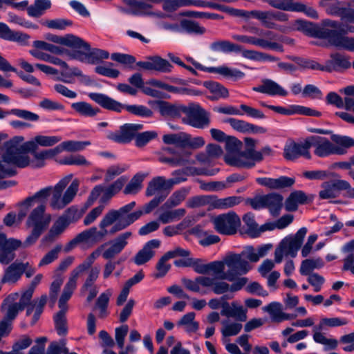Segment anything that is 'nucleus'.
I'll return each instance as SVG.
<instances>
[{
	"label": "nucleus",
	"mask_w": 354,
	"mask_h": 354,
	"mask_svg": "<svg viewBox=\"0 0 354 354\" xmlns=\"http://www.w3.org/2000/svg\"><path fill=\"white\" fill-rule=\"evenodd\" d=\"M136 202L133 201L127 204L118 209H111L103 216L99 223L100 230L92 227L77 234V241L81 243L94 244L104 239L108 234L107 227L114 224L109 233L113 234L123 230L138 220L142 212L131 211L135 207Z\"/></svg>",
	"instance_id": "f257e3e1"
},
{
	"label": "nucleus",
	"mask_w": 354,
	"mask_h": 354,
	"mask_svg": "<svg viewBox=\"0 0 354 354\" xmlns=\"http://www.w3.org/2000/svg\"><path fill=\"white\" fill-rule=\"evenodd\" d=\"M0 156V178L11 176L16 174L13 167H26L30 165L33 168H41L46 165V160L57 155L55 148L37 151L19 149L8 154V146Z\"/></svg>",
	"instance_id": "f03ea898"
},
{
	"label": "nucleus",
	"mask_w": 354,
	"mask_h": 354,
	"mask_svg": "<svg viewBox=\"0 0 354 354\" xmlns=\"http://www.w3.org/2000/svg\"><path fill=\"white\" fill-rule=\"evenodd\" d=\"M310 132L330 135V139L319 136H311L308 137L309 149L313 148L314 154L321 158H326L332 155L342 156L348 152V136L335 134L330 130L313 128Z\"/></svg>",
	"instance_id": "7ed1b4c3"
},
{
	"label": "nucleus",
	"mask_w": 354,
	"mask_h": 354,
	"mask_svg": "<svg viewBox=\"0 0 354 354\" xmlns=\"http://www.w3.org/2000/svg\"><path fill=\"white\" fill-rule=\"evenodd\" d=\"M246 281V279H240L235 283L230 284L225 281L206 276L197 277L194 280L187 278L182 279L184 286L192 292L205 294V292L201 291V287L202 286L211 288L216 295H223L229 292L239 291L245 286Z\"/></svg>",
	"instance_id": "20e7f679"
},
{
	"label": "nucleus",
	"mask_w": 354,
	"mask_h": 354,
	"mask_svg": "<svg viewBox=\"0 0 354 354\" xmlns=\"http://www.w3.org/2000/svg\"><path fill=\"white\" fill-rule=\"evenodd\" d=\"M71 179L72 175L66 176L62 178L55 186H51L52 196L49 205L53 209L60 210L64 209L72 202L76 196L80 185V182L77 179L73 180L63 194L64 189Z\"/></svg>",
	"instance_id": "39448f33"
},
{
	"label": "nucleus",
	"mask_w": 354,
	"mask_h": 354,
	"mask_svg": "<svg viewBox=\"0 0 354 354\" xmlns=\"http://www.w3.org/2000/svg\"><path fill=\"white\" fill-rule=\"evenodd\" d=\"M90 99L98 104L102 108L109 111L120 113L123 109L137 116L142 118H151L153 116V111L143 105H126L102 93H90Z\"/></svg>",
	"instance_id": "423d86ee"
},
{
	"label": "nucleus",
	"mask_w": 354,
	"mask_h": 354,
	"mask_svg": "<svg viewBox=\"0 0 354 354\" xmlns=\"http://www.w3.org/2000/svg\"><path fill=\"white\" fill-rule=\"evenodd\" d=\"M99 256L100 250L93 251L82 263L72 270L59 299V307L61 310H66V302L70 299L76 288L79 277L88 270Z\"/></svg>",
	"instance_id": "0eeeda50"
},
{
	"label": "nucleus",
	"mask_w": 354,
	"mask_h": 354,
	"mask_svg": "<svg viewBox=\"0 0 354 354\" xmlns=\"http://www.w3.org/2000/svg\"><path fill=\"white\" fill-rule=\"evenodd\" d=\"M62 140L60 136L37 135L32 140L25 142L24 138L21 136H15L6 142L8 146V154L19 149L24 151L37 150L38 147H49L54 146Z\"/></svg>",
	"instance_id": "6e6552de"
},
{
	"label": "nucleus",
	"mask_w": 354,
	"mask_h": 354,
	"mask_svg": "<svg viewBox=\"0 0 354 354\" xmlns=\"http://www.w3.org/2000/svg\"><path fill=\"white\" fill-rule=\"evenodd\" d=\"M306 233L307 228L304 227L300 228L295 234L283 239L275 248L274 261L277 263H280L284 257H295Z\"/></svg>",
	"instance_id": "1a4fd4ad"
},
{
	"label": "nucleus",
	"mask_w": 354,
	"mask_h": 354,
	"mask_svg": "<svg viewBox=\"0 0 354 354\" xmlns=\"http://www.w3.org/2000/svg\"><path fill=\"white\" fill-rule=\"evenodd\" d=\"M249 31L252 33H256L260 37H254L252 36L235 35H233V39L245 44H252L262 48H269L272 50L283 52V46L274 40L276 37V34L270 30H264L256 27H252Z\"/></svg>",
	"instance_id": "9d476101"
},
{
	"label": "nucleus",
	"mask_w": 354,
	"mask_h": 354,
	"mask_svg": "<svg viewBox=\"0 0 354 354\" xmlns=\"http://www.w3.org/2000/svg\"><path fill=\"white\" fill-rule=\"evenodd\" d=\"M225 263L228 270L221 277V279H227L232 283H235L240 279H246V285L248 282L247 277H237L247 274L252 269V266L247 260L244 259L242 254L241 253H230L225 257Z\"/></svg>",
	"instance_id": "9b49d317"
},
{
	"label": "nucleus",
	"mask_w": 354,
	"mask_h": 354,
	"mask_svg": "<svg viewBox=\"0 0 354 354\" xmlns=\"http://www.w3.org/2000/svg\"><path fill=\"white\" fill-rule=\"evenodd\" d=\"M182 122L194 128L203 129L210 123V115L198 104H189L184 106Z\"/></svg>",
	"instance_id": "f8f14e48"
},
{
	"label": "nucleus",
	"mask_w": 354,
	"mask_h": 354,
	"mask_svg": "<svg viewBox=\"0 0 354 354\" xmlns=\"http://www.w3.org/2000/svg\"><path fill=\"white\" fill-rule=\"evenodd\" d=\"M215 230L221 234H234L241 225V220L234 212H229L212 219Z\"/></svg>",
	"instance_id": "ddd939ff"
},
{
	"label": "nucleus",
	"mask_w": 354,
	"mask_h": 354,
	"mask_svg": "<svg viewBox=\"0 0 354 354\" xmlns=\"http://www.w3.org/2000/svg\"><path fill=\"white\" fill-rule=\"evenodd\" d=\"M132 236L133 234L130 231L121 233L107 243L102 245L96 250H100V253L103 248L109 245V246L102 252V255L104 259L110 260L122 252L128 245Z\"/></svg>",
	"instance_id": "4468645a"
},
{
	"label": "nucleus",
	"mask_w": 354,
	"mask_h": 354,
	"mask_svg": "<svg viewBox=\"0 0 354 354\" xmlns=\"http://www.w3.org/2000/svg\"><path fill=\"white\" fill-rule=\"evenodd\" d=\"M261 158L260 154L256 153L254 149H245L243 151H239L234 158L228 156L227 164L236 167L252 168L255 165L256 162L261 161Z\"/></svg>",
	"instance_id": "2eb2a0df"
},
{
	"label": "nucleus",
	"mask_w": 354,
	"mask_h": 354,
	"mask_svg": "<svg viewBox=\"0 0 354 354\" xmlns=\"http://www.w3.org/2000/svg\"><path fill=\"white\" fill-rule=\"evenodd\" d=\"M142 128L141 124L126 123L120 126L118 130L109 132L107 138L118 143H129Z\"/></svg>",
	"instance_id": "dca6fc26"
},
{
	"label": "nucleus",
	"mask_w": 354,
	"mask_h": 354,
	"mask_svg": "<svg viewBox=\"0 0 354 354\" xmlns=\"http://www.w3.org/2000/svg\"><path fill=\"white\" fill-rule=\"evenodd\" d=\"M188 62L192 63L196 68L203 71H206L212 73L218 74L224 77L229 78L233 80H238L242 79L245 76V73L238 69L230 68L226 66H221L218 67H205L200 63L196 62L193 58L188 57Z\"/></svg>",
	"instance_id": "f3484780"
},
{
	"label": "nucleus",
	"mask_w": 354,
	"mask_h": 354,
	"mask_svg": "<svg viewBox=\"0 0 354 354\" xmlns=\"http://www.w3.org/2000/svg\"><path fill=\"white\" fill-rule=\"evenodd\" d=\"M45 38L53 43L66 46L72 49L82 48L85 50L90 49L88 43L83 40L82 38L73 34H67L64 36H59L53 34H46Z\"/></svg>",
	"instance_id": "a211bd4d"
},
{
	"label": "nucleus",
	"mask_w": 354,
	"mask_h": 354,
	"mask_svg": "<svg viewBox=\"0 0 354 354\" xmlns=\"http://www.w3.org/2000/svg\"><path fill=\"white\" fill-rule=\"evenodd\" d=\"M45 211L46 205L44 203H41L34 208L28 217L26 225L28 227H39L41 228V230L44 231L52 218L50 214H45Z\"/></svg>",
	"instance_id": "6ab92c4d"
},
{
	"label": "nucleus",
	"mask_w": 354,
	"mask_h": 354,
	"mask_svg": "<svg viewBox=\"0 0 354 354\" xmlns=\"http://www.w3.org/2000/svg\"><path fill=\"white\" fill-rule=\"evenodd\" d=\"M186 180L185 177H176L166 180L162 176H158L153 178L149 183L146 194L148 196H151L159 194L163 189H170L174 185L178 184L181 182Z\"/></svg>",
	"instance_id": "aec40b11"
},
{
	"label": "nucleus",
	"mask_w": 354,
	"mask_h": 354,
	"mask_svg": "<svg viewBox=\"0 0 354 354\" xmlns=\"http://www.w3.org/2000/svg\"><path fill=\"white\" fill-rule=\"evenodd\" d=\"M137 66L147 71H155L162 73H169L173 66L160 56H151L146 60L137 62Z\"/></svg>",
	"instance_id": "412c9836"
},
{
	"label": "nucleus",
	"mask_w": 354,
	"mask_h": 354,
	"mask_svg": "<svg viewBox=\"0 0 354 354\" xmlns=\"http://www.w3.org/2000/svg\"><path fill=\"white\" fill-rule=\"evenodd\" d=\"M283 156L288 160H294L300 156L310 160L312 156L309 151L308 138L301 144L290 142L286 145L284 147Z\"/></svg>",
	"instance_id": "4be33fe9"
},
{
	"label": "nucleus",
	"mask_w": 354,
	"mask_h": 354,
	"mask_svg": "<svg viewBox=\"0 0 354 354\" xmlns=\"http://www.w3.org/2000/svg\"><path fill=\"white\" fill-rule=\"evenodd\" d=\"M161 242L158 239H152L147 242L133 257V262L141 266L149 261L156 254L155 250L160 248Z\"/></svg>",
	"instance_id": "5701e85b"
},
{
	"label": "nucleus",
	"mask_w": 354,
	"mask_h": 354,
	"mask_svg": "<svg viewBox=\"0 0 354 354\" xmlns=\"http://www.w3.org/2000/svg\"><path fill=\"white\" fill-rule=\"evenodd\" d=\"M75 53L73 57L80 61L87 60L90 64H97L102 59H108L109 57V52L99 48H94L91 50H85L82 48L75 49Z\"/></svg>",
	"instance_id": "b1692460"
},
{
	"label": "nucleus",
	"mask_w": 354,
	"mask_h": 354,
	"mask_svg": "<svg viewBox=\"0 0 354 354\" xmlns=\"http://www.w3.org/2000/svg\"><path fill=\"white\" fill-rule=\"evenodd\" d=\"M322 25V27H319L310 22L297 20L295 24V28L311 36L326 39L327 36H328L330 28L329 26H325L323 24Z\"/></svg>",
	"instance_id": "393cba45"
},
{
	"label": "nucleus",
	"mask_w": 354,
	"mask_h": 354,
	"mask_svg": "<svg viewBox=\"0 0 354 354\" xmlns=\"http://www.w3.org/2000/svg\"><path fill=\"white\" fill-rule=\"evenodd\" d=\"M326 39L330 44L337 48L354 51V37H350L340 32H336L335 30L329 29Z\"/></svg>",
	"instance_id": "a878e982"
},
{
	"label": "nucleus",
	"mask_w": 354,
	"mask_h": 354,
	"mask_svg": "<svg viewBox=\"0 0 354 354\" xmlns=\"http://www.w3.org/2000/svg\"><path fill=\"white\" fill-rule=\"evenodd\" d=\"M350 66L351 63L346 56L336 53L330 55V59L326 62L325 65L320 64V71L331 72L333 71L346 69Z\"/></svg>",
	"instance_id": "bb28decb"
},
{
	"label": "nucleus",
	"mask_w": 354,
	"mask_h": 354,
	"mask_svg": "<svg viewBox=\"0 0 354 354\" xmlns=\"http://www.w3.org/2000/svg\"><path fill=\"white\" fill-rule=\"evenodd\" d=\"M257 181L261 185L266 186L271 189L290 187L295 182V178L283 176L278 178H259L257 179Z\"/></svg>",
	"instance_id": "cd10ccee"
},
{
	"label": "nucleus",
	"mask_w": 354,
	"mask_h": 354,
	"mask_svg": "<svg viewBox=\"0 0 354 354\" xmlns=\"http://www.w3.org/2000/svg\"><path fill=\"white\" fill-rule=\"evenodd\" d=\"M253 91L268 94L270 95L286 96L288 91L276 82L265 79L262 80V84L259 86L253 87Z\"/></svg>",
	"instance_id": "c85d7f7f"
},
{
	"label": "nucleus",
	"mask_w": 354,
	"mask_h": 354,
	"mask_svg": "<svg viewBox=\"0 0 354 354\" xmlns=\"http://www.w3.org/2000/svg\"><path fill=\"white\" fill-rule=\"evenodd\" d=\"M263 310L268 313L273 322H281L284 320L295 319L297 315L288 314L282 311V306L278 302H272L263 308Z\"/></svg>",
	"instance_id": "c756f323"
},
{
	"label": "nucleus",
	"mask_w": 354,
	"mask_h": 354,
	"mask_svg": "<svg viewBox=\"0 0 354 354\" xmlns=\"http://www.w3.org/2000/svg\"><path fill=\"white\" fill-rule=\"evenodd\" d=\"M0 38L27 45L30 36L21 32L13 31L6 24L0 23Z\"/></svg>",
	"instance_id": "7c9ffc66"
},
{
	"label": "nucleus",
	"mask_w": 354,
	"mask_h": 354,
	"mask_svg": "<svg viewBox=\"0 0 354 354\" xmlns=\"http://www.w3.org/2000/svg\"><path fill=\"white\" fill-rule=\"evenodd\" d=\"M70 222L65 216H59L53 223L48 234L42 239L43 242L54 241L68 226Z\"/></svg>",
	"instance_id": "2f4dec72"
},
{
	"label": "nucleus",
	"mask_w": 354,
	"mask_h": 354,
	"mask_svg": "<svg viewBox=\"0 0 354 354\" xmlns=\"http://www.w3.org/2000/svg\"><path fill=\"white\" fill-rule=\"evenodd\" d=\"M272 248L271 244H266L254 248L248 245L241 252L243 257H246L250 262H257L260 258L264 257Z\"/></svg>",
	"instance_id": "473e14b6"
},
{
	"label": "nucleus",
	"mask_w": 354,
	"mask_h": 354,
	"mask_svg": "<svg viewBox=\"0 0 354 354\" xmlns=\"http://www.w3.org/2000/svg\"><path fill=\"white\" fill-rule=\"evenodd\" d=\"M227 123L236 131L241 133H264L266 130L262 127L254 125L244 120L236 118H229L226 120Z\"/></svg>",
	"instance_id": "72a5a7b5"
},
{
	"label": "nucleus",
	"mask_w": 354,
	"mask_h": 354,
	"mask_svg": "<svg viewBox=\"0 0 354 354\" xmlns=\"http://www.w3.org/2000/svg\"><path fill=\"white\" fill-rule=\"evenodd\" d=\"M49 63L61 66L64 70L61 72V75L64 77L62 80L66 83H70L71 81L67 78L72 76L81 77L82 76V71L77 67L69 68L66 62L61 59L50 55Z\"/></svg>",
	"instance_id": "f704fd0d"
},
{
	"label": "nucleus",
	"mask_w": 354,
	"mask_h": 354,
	"mask_svg": "<svg viewBox=\"0 0 354 354\" xmlns=\"http://www.w3.org/2000/svg\"><path fill=\"white\" fill-rule=\"evenodd\" d=\"M102 195L100 203L102 205H106L109 201L115 196L112 192L109 189L108 187H104L102 185H98L94 187L91 190L88 196V203L91 205L100 196Z\"/></svg>",
	"instance_id": "c9c22d12"
},
{
	"label": "nucleus",
	"mask_w": 354,
	"mask_h": 354,
	"mask_svg": "<svg viewBox=\"0 0 354 354\" xmlns=\"http://www.w3.org/2000/svg\"><path fill=\"white\" fill-rule=\"evenodd\" d=\"M266 208H268L273 216H278L283 205V197L277 193L265 195Z\"/></svg>",
	"instance_id": "e433bc0d"
},
{
	"label": "nucleus",
	"mask_w": 354,
	"mask_h": 354,
	"mask_svg": "<svg viewBox=\"0 0 354 354\" xmlns=\"http://www.w3.org/2000/svg\"><path fill=\"white\" fill-rule=\"evenodd\" d=\"M248 17H252L261 21L262 25L267 28L277 29L282 30L277 24L273 21L272 10H252L248 13Z\"/></svg>",
	"instance_id": "4c0bfd02"
},
{
	"label": "nucleus",
	"mask_w": 354,
	"mask_h": 354,
	"mask_svg": "<svg viewBox=\"0 0 354 354\" xmlns=\"http://www.w3.org/2000/svg\"><path fill=\"white\" fill-rule=\"evenodd\" d=\"M184 106L171 104L165 101L158 102L159 111L164 117L180 118L183 113Z\"/></svg>",
	"instance_id": "58836bf2"
},
{
	"label": "nucleus",
	"mask_w": 354,
	"mask_h": 354,
	"mask_svg": "<svg viewBox=\"0 0 354 354\" xmlns=\"http://www.w3.org/2000/svg\"><path fill=\"white\" fill-rule=\"evenodd\" d=\"M308 201V197L302 191H295L292 192L286 200L285 208L288 212L297 210L299 204H304Z\"/></svg>",
	"instance_id": "ea45409f"
},
{
	"label": "nucleus",
	"mask_w": 354,
	"mask_h": 354,
	"mask_svg": "<svg viewBox=\"0 0 354 354\" xmlns=\"http://www.w3.org/2000/svg\"><path fill=\"white\" fill-rule=\"evenodd\" d=\"M191 156V153L189 151H183L180 153V154L174 155L173 157L167 158V157H160L159 160L161 162L168 163L172 166H184L187 164H194V160H190L189 157Z\"/></svg>",
	"instance_id": "a19ab883"
},
{
	"label": "nucleus",
	"mask_w": 354,
	"mask_h": 354,
	"mask_svg": "<svg viewBox=\"0 0 354 354\" xmlns=\"http://www.w3.org/2000/svg\"><path fill=\"white\" fill-rule=\"evenodd\" d=\"M52 6L50 0H35L33 4L27 8V12L32 17H39Z\"/></svg>",
	"instance_id": "79ce46f5"
},
{
	"label": "nucleus",
	"mask_w": 354,
	"mask_h": 354,
	"mask_svg": "<svg viewBox=\"0 0 354 354\" xmlns=\"http://www.w3.org/2000/svg\"><path fill=\"white\" fill-rule=\"evenodd\" d=\"M195 317L194 312L186 313L178 320V326L183 328L187 333L196 332L199 328V324L195 321Z\"/></svg>",
	"instance_id": "37998d69"
},
{
	"label": "nucleus",
	"mask_w": 354,
	"mask_h": 354,
	"mask_svg": "<svg viewBox=\"0 0 354 354\" xmlns=\"http://www.w3.org/2000/svg\"><path fill=\"white\" fill-rule=\"evenodd\" d=\"M51 186L46 187L37 192L32 196L27 198L23 201V206L26 209L31 207L35 203L41 202L45 204L47 198L51 194Z\"/></svg>",
	"instance_id": "c03bdc74"
},
{
	"label": "nucleus",
	"mask_w": 354,
	"mask_h": 354,
	"mask_svg": "<svg viewBox=\"0 0 354 354\" xmlns=\"http://www.w3.org/2000/svg\"><path fill=\"white\" fill-rule=\"evenodd\" d=\"M71 107L76 113L84 117L93 118L100 111V109L93 107L86 102L73 103Z\"/></svg>",
	"instance_id": "a18cd8bd"
},
{
	"label": "nucleus",
	"mask_w": 354,
	"mask_h": 354,
	"mask_svg": "<svg viewBox=\"0 0 354 354\" xmlns=\"http://www.w3.org/2000/svg\"><path fill=\"white\" fill-rule=\"evenodd\" d=\"M91 145L90 141H75L68 140L62 142L58 146L55 147V150H57V154L63 151L73 152L82 151L87 146Z\"/></svg>",
	"instance_id": "49530a36"
},
{
	"label": "nucleus",
	"mask_w": 354,
	"mask_h": 354,
	"mask_svg": "<svg viewBox=\"0 0 354 354\" xmlns=\"http://www.w3.org/2000/svg\"><path fill=\"white\" fill-rule=\"evenodd\" d=\"M9 114H13L18 118L31 122H37L39 119V116L37 113L27 110L13 109L10 111H3L0 108V119L6 118Z\"/></svg>",
	"instance_id": "de8ad7c7"
},
{
	"label": "nucleus",
	"mask_w": 354,
	"mask_h": 354,
	"mask_svg": "<svg viewBox=\"0 0 354 354\" xmlns=\"http://www.w3.org/2000/svg\"><path fill=\"white\" fill-rule=\"evenodd\" d=\"M47 295H42L39 299L33 301L30 306L28 307L26 315H30L33 310L35 313L32 317V324H35L39 319L40 315L42 313L44 307L47 301Z\"/></svg>",
	"instance_id": "09e8293b"
},
{
	"label": "nucleus",
	"mask_w": 354,
	"mask_h": 354,
	"mask_svg": "<svg viewBox=\"0 0 354 354\" xmlns=\"http://www.w3.org/2000/svg\"><path fill=\"white\" fill-rule=\"evenodd\" d=\"M324 262L321 258L307 259L301 261L299 272L301 275L307 276L313 273L315 269H319L324 266Z\"/></svg>",
	"instance_id": "8fccbe9b"
},
{
	"label": "nucleus",
	"mask_w": 354,
	"mask_h": 354,
	"mask_svg": "<svg viewBox=\"0 0 354 354\" xmlns=\"http://www.w3.org/2000/svg\"><path fill=\"white\" fill-rule=\"evenodd\" d=\"M186 214L184 208H178L173 210H168L162 212L158 219L164 224L178 221L181 219Z\"/></svg>",
	"instance_id": "3c124183"
},
{
	"label": "nucleus",
	"mask_w": 354,
	"mask_h": 354,
	"mask_svg": "<svg viewBox=\"0 0 354 354\" xmlns=\"http://www.w3.org/2000/svg\"><path fill=\"white\" fill-rule=\"evenodd\" d=\"M286 11L304 12L306 16L313 19H317L319 17L315 9L310 6L299 2H292L291 1H290Z\"/></svg>",
	"instance_id": "603ef678"
},
{
	"label": "nucleus",
	"mask_w": 354,
	"mask_h": 354,
	"mask_svg": "<svg viewBox=\"0 0 354 354\" xmlns=\"http://www.w3.org/2000/svg\"><path fill=\"white\" fill-rule=\"evenodd\" d=\"M21 275L22 272L17 266V262L12 263L6 269L2 283H15L21 278Z\"/></svg>",
	"instance_id": "864d4df0"
},
{
	"label": "nucleus",
	"mask_w": 354,
	"mask_h": 354,
	"mask_svg": "<svg viewBox=\"0 0 354 354\" xmlns=\"http://www.w3.org/2000/svg\"><path fill=\"white\" fill-rule=\"evenodd\" d=\"M289 59L294 62L300 70H318L320 71V64L315 60L297 56H288Z\"/></svg>",
	"instance_id": "5fc2aeb1"
},
{
	"label": "nucleus",
	"mask_w": 354,
	"mask_h": 354,
	"mask_svg": "<svg viewBox=\"0 0 354 354\" xmlns=\"http://www.w3.org/2000/svg\"><path fill=\"white\" fill-rule=\"evenodd\" d=\"M225 143L226 154L224 156L225 162L227 163V158L228 156H231L232 158H234V156L241 150V142L234 137H227L224 141Z\"/></svg>",
	"instance_id": "6e6d98bb"
},
{
	"label": "nucleus",
	"mask_w": 354,
	"mask_h": 354,
	"mask_svg": "<svg viewBox=\"0 0 354 354\" xmlns=\"http://www.w3.org/2000/svg\"><path fill=\"white\" fill-rule=\"evenodd\" d=\"M111 295L112 290L108 289L98 297L96 301L95 308L100 310L99 317L104 318L107 315V306Z\"/></svg>",
	"instance_id": "4d7b16f0"
},
{
	"label": "nucleus",
	"mask_w": 354,
	"mask_h": 354,
	"mask_svg": "<svg viewBox=\"0 0 354 354\" xmlns=\"http://www.w3.org/2000/svg\"><path fill=\"white\" fill-rule=\"evenodd\" d=\"M204 86L214 95L212 99H219L221 97L225 98L228 97V90L221 85V84L216 82H205Z\"/></svg>",
	"instance_id": "13d9d810"
},
{
	"label": "nucleus",
	"mask_w": 354,
	"mask_h": 354,
	"mask_svg": "<svg viewBox=\"0 0 354 354\" xmlns=\"http://www.w3.org/2000/svg\"><path fill=\"white\" fill-rule=\"evenodd\" d=\"M187 133L180 132L164 135L162 140L165 144L174 145L181 148H185Z\"/></svg>",
	"instance_id": "bf43d9fd"
},
{
	"label": "nucleus",
	"mask_w": 354,
	"mask_h": 354,
	"mask_svg": "<svg viewBox=\"0 0 354 354\" xmlns=\"http://www.w3.org/2000/svg\"><path fill=\"white\" fill-rule=\"evenodd\" d=\"M211 49L214 51H222L224 53L241 51V46L231 43L229 41L221 40L213 42Z\"/></svg>",
	"instance_id": "052dcab7"
},
{
	"label": "nucleus",
	"mask_w": 354,
	"mask_h": 354,
	"mask_svg": "<svg viewBox=\"0 0 354 354\" xmlns=\"http://www.w3.org/2000/svg\"><path fill=\"white\" fill-rule=\"evenodd\" d=\"M145 176L143 174H137L135 175L130 182L125 187L123 192L124 194H136L142 188V183Z\"/></svg>",
	"instance_id": "680f3d73"
},
{
	"label": "nucleus",
	"mask_w": 354,
	"mask_h": 354,
	"mask_svg": "<svg viewBox=\"0 0 354 354\" xmlns=\"http://www.w3.org/2000/svg\"><path fill=\"white\" fill-rule=\"evenodd\" d=\"M180 26L189 34L203 35L206 31L205 28L201 26L198 22L189 19H183L180 21Z\"/></svg>",
	"instance_id": "e2e57ef3"
},
{
	"label": "nucleus",
	"mask_w": 354,
	"mask_h": 354,
	"mask_svg": "<svg viewBox=\"0 0 354 354\" xmlns=\"http://www.w3.org/2000/svg\"><path fill=\"white\" fill-rule=\"evenodd\" d=\"M188 192L186 189H180L174 192L165 203L167 208H171L180 205L186 198Z\"/></svg>",
	"instance_id": "0e129e2a"
},
{
	"label": "nucleus",
	"mask_w": 354,
	"mask_h": 354,
	"mask_svg": "<svg viewBox=\"0 0 354 354\" xmlns=\"http://www.w3.org/2000/svg\"><path fill=\"white\" fill-rule=\"evenodd\" d=\"M88 272L86 277V279L82 287V291L86 292L87 290L89 289V287H91L92 286H95V282L97 280V279L99 277L100 272V266H94L92 267V265L91 267L88 269Z\"/></svg>",
	"instance_id": "69168bd1"
},
{
	"label": "nucleus",
	"mask_w": 354,
	"mask_h": 354,
	"mask_svg": "<svg viewBox=\"0 0 354 354\" xmlns=\"http://www.w3.org/2000/svg\"><path fill=\"white\" fill-rule=\"evenodd\" d=\"M169 260L165 254L161 257L156 266L157 272L153 274L154 278L159 279L166 275L171 268V265L167 263Z\"/></svg>",
	"instance_id": "338daca9"
},
{
	"label": "nucleus",
	"mask_w": 354,
	"mask_h": 354,
	"mask_svg": "<svg viewBox=\"0 0 354 354\" xmlns=\"http://www.w3.org/2000/svg\"><path fill=\"white\" fill-rule=\"evenodd\" d=\"M340 91L346 95V97L343 100V108L347 111H351L354 113V86H346Z\"/></svg>",
	"instance_id": "774afa93"
}]
</instances>
